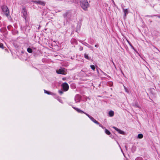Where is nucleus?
<instances>
[{
    "instance_id": "obj_1",
    "label": "nucleus",
    "mask_w": 160,
    "mask_h": 160,
    "mask_svg": "<svg viewBox=\"0 0 160 160\" xmlns=\"http://www.w3.org/2000/svg\"><path fill=\"white\" fill-rule=\"evenodd\" d=\"M73 108H74L78 112L81 113H83L85 114L87 116H88V117L94 122L96 124H98L99 125V126L101 127H102L103 129H105V128L103 127L102 125H101L96 120H95L93 117L90 116L89 115L87 114L85 112H84L80 110V109L73 107Z\"/></svg>"
},
{
    "instance_id": "obj_2",
    "label": "nucleus",
    "mask_w": 160,
    "mask_h": 160,
    "mask_svg": "<svg viewBox=\"0 0 160 160\" xmlns=\"http://www.w3.org/2000/svg\"><path fill=\"white\" fill-rule=\"evenodd\" d=\"M80 6L85 11H86L89 6V4L87 0H81L80 1Z\"/></svg>"
},
{
    "instance_id": "obj_3",
    "label": "nucleus",
    "mask_w": 160,
    "mask_h": 160,
    "mask_svg": "<svg viewBox=\"0 0 160 160\" xmlns=\"http://www.w3.org/2000/svg\"><path fill=\"white\" fill-rule=\"evenodd\" d=\"M56 72L58 74H65L66 73L65 69H61L56 71Z\"/></svg>"
},
{
    "instance_id": "obj_4",
    "label": "nucleus",
    "mask_w": 160,
    "mask_h": 160,
    "mask_svg": "<svg viewBox=\"0 0 160 160\" xmlns=\"http://www.w3.org/2000/svg\"><path fill=\"white\" fill-rule=\"evenodd\" d=\"M63 89L65 91H67L69 88V85L66 82L63 83L62 85Z\"/></svg>"
},
{
    "instance_id": "obj_5",
    "label": "nucleus",
    "mask_w": 160,
    "mask_h": 160,
    "mask_svg": "<svg viewBox=\"0 0 160 160\" xmlns=\"http://www.w3.org/2000/svg\"><path fill=\"white\" fill-rule=\"evenodd\" d=\"M2 10L4 12L5 15L7 16H8L9 13V11L7 7H4L2 8Z\"/></svg>"
},
{
    "instance_id": "obj_6",
    "label": "nucleus",
    "mask_w": 160,
    "mask_h": 160,
    "mask_svg": "<svg viewBox=\"0 0 160 160\" xmlns=\"http://www.w3.org/2000/svg\"><path fill=\"white\" fill-rule=\"evenodd\" d=\"M33 2L36 4H40L42 6H44L45 4V2L40 0L35 1H33Z\"/></svg>"
},
{
    "instance_id": "obj_7",
    "label": "nucleus",
    "mask_w": 160,
    "mask_h": 160,
    "mask_svg": "<svg viewBox=\"0 0 160 160\" xmlns=\"http://www.w3.org/2000/svg\"><path fill=\"white\" fill-rule=\"evenodd\" d=\"M22 13L23 14L25 19H26V18L27 16V13L26 9L23 8L22 9Z\"/></svg>"
},
{
    "instance_id": "obj_8",
    "label": "nucleus",
    "mask_w": 160,
    "mask_h": 160,
    "mask_svg": "<svg viewBox=\"0 0 160 160\" xmlns=\"http://www.w3.org/2000/svg\"><path fill=\"white\" fill-rule=\"evenodd\" d=\"M113 128H114L120 134H124V132L123 131L121 130L120 129H118V128L115 127H113Z\"/></svg>"
},
{
    "instance_id": "obj_9",
    "label": "nucleus",
    "mask_w": 160,
    "mask_h": 160,
    "mask_svg": "<svg viewBox=\"0 0 160 160\" xmlns=\"http://www.w3.org/2000/svg\"><path fill=\"white\" fill-rule=\"evenodd\" d=\"M80 97L79 95H77L75 96V100L76 102H79L80 101Z\"/></svg>"
},
{
    "instance_id": "obj_10",
    "label": "nucleus",
    "mask_w": 160,
    "mask_h": 160,
    "mask_svg": "<svg viewBox=\"0 0 160 160\" xmlns=\"http://www.w3.org/2000/svg\"><path fill=\"white\" fill-rule=\"evenodd\" d=\"M109 114L110 116L112 117L114 115V112L112 111H110L109 112Z\"/></svg>"
},
{
    "instance_id": "obj_11",
    "label": "nucleus",
    "mask_w": 160,
    "mask_h": 160,
    "mask_svg": "<svg viewBox=\"0 0 160 160\" xmlns=\"http://www.w3.org/2000/svg\"><path fill=\"white\" fill-rule=\"evenodd\" d=\"M123 11L124 13V16L125 17L126 16V14L128 13V11L127 9H124L123 8Z\"/></svg>"
},
{
    "instance_id": "obj_12",
    "label": "nucleus",
    "mask_w": 160,
    "mask_h": 160,
    "mask_svg": "<svg viewBox=\"0 0 160 160\" xmlns=\"http://www.w3.org/2000/svg\"><path fill=\"white\" fill-rule=\"evenodd\" d=\"M105 132L107 135H109L110 134V132L106 129H105Z\"/></svg>"
},
{
    "instance_id": "obj_13",
    "label": "nucleus",
    "mask_w": 160,
    "mask_h": 160,
    "mask_svg": "<svg viewBox=\"0 0 160 160\" xmlns=\"http://www.w3.org/2000/svg\"><path fill=\"white\" fill-rule=\"evenodd\" d=\"M143 135L142 134H139L138 135V138L140 139L142 138H143Z\"/></svg>"
},
{
    "instance_id": "obj_14",
    "label": "nucleus",
    "mask_w": 160,
    "mask_h": 160,
    "mask_svg": "<svg viewBox=\"0 0 160 160\" xmlns=\"http://www.w3.org/2000/svg\"><path fill=\"white\" fill-rule=\"evenodd\" d=\"M27 51L28 52L30 53H32V50L30 48H28Z\"/></svg>"
},
{
    "instance_id": "obj_15",
    "label": "nucleus",
    "mask_w": 160,
    "mask_h": 160,
    "mask_svg": "<svg viewBox=\"0 0 160 160\" xmlns=\"http://www.w3.org/2000/svg\"><path fill=\"white\" fill-rule=\"evenodd\" d=\"M84 57L85 58H86V59H89V58L88 56V55L87 54H85Z\"/></svg>"
},
{
    "instance_id": "obj_16",
    "label": "nucleus",
    "mask_w": 160,
    "mask_h": 160,
    "mask_svg": "<svg viewBox=\"0 0 160 160\" xmlns=\"http://www.w3.org/2000/svg\"><path fill=\"white\" fill-rule=\"evenodd\" d=\"M90 67L93 70H94L95 69V67L94 65H91L90 66Z\"/></svg>"
},
{
    "instance_id": "obj_17",
    "label": "nucleus",
    "mask_w": 160,
    "mask_h": 160,
    "mask_svg": "<svg viewBox=\"0 0 160 160\" xmlns=\"http://www.w3.org/2000/svg\"><path fill=\"white\" fill-rule=\"evenodd\" d=\"M136 160H142V158L141 157L138 158L136 159Z\"/></svg>"
},
{
    "instance_id": "obj_18",
    "label": "nucleus",
    "mask_w": 160,
    "mask_h": 160,
    "mask_svg": "<svg viewBox=\"0 0 160 160\" xmlns=\"http://www.w3.org/2000/svg\"><path fill=\"white\" fill-rule=\"evenodd\" d=\"M0 48H3V45L1 44V43H0Z\"/></svg>"
},
{
    "instance_id": "obj_19",
    "label": "nucleus",
    "mask_w": 160,
    "mask_h": 160,
    "mask_svg": "<svg viewBox=\"0 0 160 160\" xmlns=\"http://www.w3.org/2000/svg\"><path fill=\"white\" fill-rule=\"evenodd\" d=\"M59 93L61 94H62L63 93V92L62 91H59Z\"/></svg>"
},
{
    "instance_id": "obj_20",
    "label": "nucleus",
    "mask_w": 160,
    "mask_h": 160,
    "mask_svg": "<svg viewBox=\"0 0 160 160\" xmlns=\"http://www.w3.org/2000/svg\"><path fill=\"white\" fill-rule=\"evenodd\" d=\"M44 92H45V93H47L48 94H49V92L48 91H46L45 90H44Z\"/></svg>"
},
{
    "instance_id": "obj_21",
    "label": "nucleus",
    "mask_w": 160,
    "mask_h": 160,
    "mask_svg": "<svg viewBox=\"0 0 160 160\" xmlns=\"http://www.w3.org/2000/svg\"><path fill=\"white\" fill-rule=\"evenodd\" d=\"M62 79L63 80H64L66 79V78H63Z\"/></svg>"
},
{
    "instance_id": "obj_22",
    "label": "nucleus",
    "mask_w": 160,
    "mask_h": 160,
    "mask_svg": "<svg viewBox=\"0 0 160 160\" xmlns=\"http://www.w3.org/2000/svg\"><path fill=\"white\" fill-rule=\"evenodd\" d=\"M113 3L114 4V5H115V2H114V1L113 0Z\"/></svg>"
},
{
    "instance_id": "obj_23",
    "label": "nucleus",
    "mask_w": 160,
    "mask_h": 160,
    "mask_svg": "<svg viewBox=\"0 0 160 160\" xmlns=\"http://www.w3.org/2000/svg\"><path fill=\"white\" fill-rule=\"evenodd\" d=\"M95 47H97V45H95Z\"/></svg>"
},
{
    "instance_id": "obj_24",
    "label": "nucleus",
    "mask_w": 160,
    "mask_h": 160,
    "mask_svg": "<svg viewBox=\"0 0 160 160\" xmlns=\"http://www.w3.org/2000/svg\"><path fill=\"white\" fill-rule=\"evenodd\" d=\"M112 62L113 63V65H115V64H114V63L113 62V61H112Z\"/></svg>"
},
{
    "instance_id": "obj_25",
    "label": "nucleus",
    "mask_w": 160,
    "mask_h": 160,
    "mask_svg": "<svg viewBox=\"0 0 160 160\" xmlns=\"http://www.w3.org/2000/svg\"><path fill=\"white\" fill-rule=\"evenodd\" d=\"M158 17L159 18H160V16H158Z\"/></svg>"
},
{
    "instance_id": "obj_26",
    "label": "nucleus",
    "mask_w": 160,
    "mask_h": 160,
    "mask_svg": "<svg viewBox=\"0 0 160 160\" xmlns=\"http://www.w3.org/2000/svg\"><path fill=\"white\" fill-rule=\"evenodd\" d=\"M124 88H125V89L126 90V88H125V87H124Z\"/></svg>"
}]
</instances>
